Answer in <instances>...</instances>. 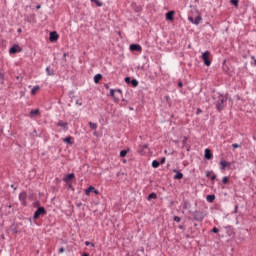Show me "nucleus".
<instances>
[{
	"label": "nucleus",
	"instance_id": "f257e3e1",
	"mask_svg": "<svg viewBox=\"0 0 256 256\" xmlns=\"http://www.w3.org/2000/svg\"><path fill=\"white\" fill-rule=\"evenodd\" d=\"M226 102L227 98H225L223 95H220L218 97V101L216 102V109H218V111H223V107H225Z\"/></svg>",
	"mask_w": 256,
	"mask_h": 256
},
{
	"label": "nucleus",
	"instance_id": "f03ea898",
	"mask_svg": "<svg viewBox=\"0 0 256 256\" xmlns=\"http://www.w3.org/2000/svg\"><path fill=\"white\" fill-rule=\"evenodd\" d=\"M148 152H149V144L138 146L137 153H139V155H147Z\"/></svg>",
	"mask_w": 256,
	"mask_h": 256
},
{
	"label": "nucleus",
	"instance_id": "7ed1b4c3",
	"mask_svg": "<svg viewBox=\"0 0 256 256\" xmlns=\"http://www.w3.org/2000/svg\"><path fill=\"white\" fill-rule=\"evenodd\" d=\"M209 57H211V53L209 51H206L202 54V59L206 67H211V60H209Z\"/></svg>",
	"mask_w": 256,
	"mask_h": 256
},
{
	"label": "nucleus",
	"instance_id": "20e7f679",
	"mask_svg": "<svg viewBox=\"0 0 256 256\" xmlns=\"http://www.w3.org/2000/svg\"><path fill=\"white\" fill-rule=\"evenodd\" d=\"M22 207H27V192L23 191L18 196Z\"/></svg>",
	"mask_w": 256,
	"mask_h": 256
},
{
	"label": "nucleus",
	"instance_id": "39448f33",
	"mask_svg": "<svg viewBox=\"0 0 256 256\" xmlns=\"http://www.w3.org/2000/svg\"><path fill=\"white\" fill-rule=\"evenodd\" d=\"M47 215V210H45V207H39L33 216V219H39L40 216Z\"/></svg>",
	"mask_w": 256,
	"mask_h": 256
},
{
	"label": "nucleus",
	"instance_id": "423d86ee",
	"mask_svg": "<svg viewBox=\"0 0 256 256\" xmlns=\"http://www.w3.org/2000/svg\"><path fill=\"white\" fill-rule=\"evenodd\" d=\"M22 49L19 45L15 44L13 47L9 49L10 55H15V53H21Z\"/></svg>",
	"mask_w": 256,
	"mask_h": 256
},
{
	"label": "nucleus",
	"instance_id": "0eeeda50",
	"mask_svg": "<svg viewBox=\"0 0 256 256\" xmlns=\"http://www.w3.org/2000/svg\"><path fill=\"white\" fill-rule=\"evenodd\" d=\"M194 219H195V221H203V219H205V216L203 215V212L195 211L194 212Z\"/></svg>",
	"mask_w": 256,
	"mask_h": 256
},
{
	"label": "nucleus",
	"instance_id": "6e6552de",
	"mask_svg": "<svg viewBox=\"0 0 256 256\" xmlns=\"http://www.w3.org/2000/svg\"><path fill=\"white\" fill-rule=\"evenodd\" d=\"M130 51H137L138 53H141L143 51V48L139 44H131L129 46Z\"/></svg>",
	"mask_w": 256,
	"mask_h": 256
},
{
	"label": "nucleus",
	"instance_id": "1a4fd4ad",
	"mask_svg": "<svg viewBox=\"0 0 256 256\" xmlns=\"http://www.w3.org/2000/svg\"><path fill=\"white\" fill-rule=\"evenodd\" d=\"M188 19H189L190 23H194V25H199V23H201L203 18L201 17V15H198L195 18V20H193V17H189Z\"/></svg>",
	"mask_w": 256,
	"mask_h": 256
},
{
	"label": "nucleus",
	"instance_id": "9d476101",
	"mask_svg": "<svg viewBox=\"0 0 256 256\" xmlns=\"http://www.w3.org/2000/svg\"><path fill=\"white\" fill-rule=\"evenodd\" d=\"M220 165H221V167H220L221 171H225V169H227V167H231V162L221 160Z\"/></svg>",
	"mask_w": 256,
	"mask_h": 256
},
{
	"label": "nucleus",
	"instance_id": "9b49d317",
	"mask_svg": "<svg viewBox=\"0 0 256 256\" xmlns=\"http://www.w3.org/2000/svg\"><path fill=\"white\" fill-rule=\"evenodd\" d=\"M204 157L205 159H207L208 161L213 159V153L211 152V149L206 148L205 149V153H204Z\"/></svg>",
	"mask_w": 256,
	"mask_h": 256
},
{
	"label": "nucleus",
	"instance_id": "f8f14e48",
	"mask_svg": "<svg viewBox=\"0 0 256 256\" xmlns=\"http://www.w3.org/2000/svg\"><path fill=\"white\" fill-rule=\"evenodd\" d=\"M63 142L66 143V145H75V141L73 140V137H71V136L63 138Z\"/></svg>",
	"mask_w": 256,
	"mask_h": 256
},
{
	"label": "nucleus",
	"instance_id": "ddd939ff",
	"mask_svg": "<svg viewBox=\"0 0 256 256\" xmlns=\"http://www.w3.org/2000/svg\"><path fill=\"white\" fill-rule=\"evenodd\" d=\"M41 113H40V111H39V109H35V110H31L30 111V117H31V119H33V118H35V117H37V116H39Z\"/></svg>",
	"mask_w": 256,
	"mask_h": 256
},
{
	"label": "nucleus",
	"instance_id": "4468645a",
	"mask_svg": "<svg viewBox=\"0 0 256 256\" xmlns=\"http://www.w3.org/2000/svg\"><path fill=\"white\" fill-rule=\"evenodd\" d=\"M72 179H75L74 173H70V174L66 175V177L64 178V181H65V183H69L70 181H72Z\"/></svg>",
	"mask_w": 256,
	"mask_h": 256
},
{
	"label": "nucleus",
	"instance_id": "2eb2a0df",
	"mask_svg": "<svg viewBox=\"0 0 256 256\" xmlns=\"http://www.w3.org/2000/svg\"><path fill=\"white\" fill-rule=\"evenodd\" d=\"M173 15H175V11H169L166 13V21H173Z\"/></svg>",
	"mask_w": 256,
	"mask_h": 256
},
{
	"label": "nucleus",
	"instance_id": "dca6fc26",
	"mask_svg": "<svg viewBox=\"0 0 256 256\" xmlns=\"http://www.w3.org/2000/svg\"><path fill=\"white\" fill-rule=\"evenodd\" d=\"M57 39H59V35L57 34V32H51L50 41H57Z\"/></svg>",
	"mask_w": 256,
	"mask_h": 256
},
{
	"label": "nucleus",
	"instance_id": "f3484780",
	"mask_svg": "<svg viewBox=\"0 0 256 256\" xmlns=\"http://www.w3.org/2000/svg\"><path fill=\"white\" fill-rule=\"evenodd\" d=\"M174 173H176L174 175V179H178V180L183 179V173H181V172H179L177 170H174Z\"/></svg>",
	"mask_w": 256,
	"mask_h": 256
},
{
	"label": "nucleus",
	"instance_id": "a211bd4d",
	"mask_svg": "<svg viewBox=\"0 0 256 256\" xmlns=\"http://www.w3.org/2000/svg\"><path fill=\"white\" fill-rule=\"evenodd\" d=\"M103 79V75L97 74L94 76V83H99Z\"/></svg>",
	"mask_w": 256,
	"mask_h": 256
},
{
	"label": "nucleus",
	"instance_id": "6ab92c4d",
	"mask_svg": "<svg viewBox=\"0 0 256 256\" xmlns=\"http://www.w3.org/2000/svg\"><path fill=\"white\" fill-rule=\"evenodd\" d=\"M95 191V187L90 186L85 190V195H90V193H93Z\"/></svg>",
	"mask_w": 256,
	"mask_h": 256
},
{
	"label": "nucleus",
	"instance_id": "aec40b11",
	"mask_svg": "<svg viewBox=\"0 0 256 256\" xmlns=\"http://www.w3.org/2000/svg\"><path fill=\"white\" fill-rule=\"evenodd\" d=\"M110 95H111V97H113V99L116 103L119 101V98L115 97V90L110 89Z\"/></svg>",
	"mask_w": 256,
	"mask_h": 256
},
{
	"label": "nucleus",
	"instance_id": "412c9836",
	"mask_svg": "<svg viewBox=\"0 0 256 256\" xmlns=\"http://www.w3.org/2000/svg\"><path fill=\"white\" fill-rule=\"evenodd\" d=\"M206 200L208 201V203H213V201H215V195H208L206 197Z\"/></svg>",
	"mask_w": 256,
	"mask_h": 256
},
{
	"label": "nucleus",
	"instance_id": "4be33fe9",
	"mask_svg": "<svg viewBox=\"0 0 256 256\" xmlns=\"http://www.w3.org/2000/svg\"><path fill=\"white\" fill-rule=\"evenodd\" d=\"M58 127H62V129H67V122L59 121Z\"/></svg>",
	"mask_w": 256,
	"mask_h": 256
},
{
	"label": "nucleus",
	"instance_id": "5701e85b",
	"mask_svg": "<svg viewBox=\"0 0 256 256\" xmlns=\"http://www.w3.org/2000/svg\"><path fill=\"white\" fill-rule=\"evenodd\" d=\"M40 87L39 86H34L31 90V95H36L37 91H39Z\"/></svg>",
	"mask_w": 256,
	"mask_h": 256
},
{
	"label": "nucleus",
	"instance_id": "b1692460",
	"mask_svg": "<svg viewBox=\"0 0 256 256\" xmlns=\"http://www.w3.org/2000/svg\"><path fill=\"white\" fill-rule=\"evenodd\" d=\"M159 165H161V163H159V161H157V160L152 161V167L154 169H157L159 167Z\"/></svg>",
	"mask_w": 256,
	"mask_h": 256
},
{
	"label": "nucleus",
	"instance_id": "393cba45",
	"mask_svg": "<svg viewBox=\"0 0 256 256\" xmlns=\"http://www.w3.org/2000/svg\"><path fill=\"white\" fill-rule=\"evenodd\" d=\"M151 199H157V194L156 193H151L148 195V201H151Z\"/></svg>",
	"mask_w": 256,
	"mask_h": 256
},
{
	"label": "nucleus",
	"instance_id": "a878e982",
	"mask_svg": "<svg viewBox=\"0 0 256 256\" xmlns=\"http://www.w3.org/2000/svg\"><path fill=\"white\" fill-rule=\"evenodd\" d=\"M92 3H95L97 7H103V3H101L99 0H90Z\"/></svg>",
	"mask_w": 256,
	"mask_h": 256
},
{
	"label": "nucleus",
	"instance_id": "bb28decb",
	"mask_svg": "<svg viewBox=\"0 0 256 256\" xmlns=\"http://www.w3.org/2000/svg\"><path fill=\"white\" fill-rule=\"evenodd\" d=\"M131 85L133 86V87H137V85H139V81H137V80H135V79H133V80H131Z\"/></svg>",
	"mask_w": 256,
	"mask_h": 256
},
{
	"label": "nucleus",
	"instance_id": "cd10ccee",
	"mask_svg": "<svg viewBox=\"0 0 256 256\" xmlns=\"http://www.w3.org/2000/svg\"><path fill=\"white\" fill-rule=\"evenodd\" d=\"M222 183H223L224 185H227V183H229V177H227V176L223 177Z\"/></svg>",
	"mask_w": 256,
	"mask_h": 256
},
{
	"label": "nucleus",
	"instance_id": "c85d7f7f",
	"mask_svg": "<svg viewBox=\"0 0 256 256\" xmlns=\"http://www.w3.org/2000/svg\"><path fill=\"white\" fill-rule=\"evenodd\" d=\"M187 136H183V138H182V145H183V147H185V145H187Z\"/></svg>",
	"mask_w": 256,
	"mask_h": 256
},
{
	"label": "nucleus",
	"instance_id": "c756f323",
	"mask_svg": "<svg viewBox=\"0 0 256 256\" xmlns=\"http://www.w3.org/2000/svg\"><path fill=\"white\" fill-rule=\"evenodd\" d=\"M120 157H127V150L120 151Z\"/></svg>",
	"mask_w": 256,
	"mask_h": 256
},
{
	"label": "nucleus",
	"instance_id": "7c9ffc66",
	"mask_svg": "<svg viewBox=\"0 0 256 256\" xmlns=\"http://www.w3.org/2000/svg\"><path fill=\"white\" fill-rule=\"evenodd\" d=\"M89 125H90V129H97L96 123L89 122Z\"/></svg>",
	"mask_w": 256,
	"mask_h": 256
},
{
	"label": "nucleus",
	"instance_id": "2f4dec72",
	"mask_svg": "<svg viewBox=\"0 0 256 256\" xmlns=\"http://www.w3.org/2000/svg\"><path fill=\"white\" fill-rule=\"evenodd\" d=\"M232 5H234L235 7H238L239 5V0H231Z\"/></svg>",
	"mask_w": 256,
	"mask_h": 256
},
{
	"label": "nucleus",
	"instance_id": "473e14b6",
	"mask_svg": "<svg viewBox=\"0 0 256 256\" xmlns=\"http://www.w3.org/2000/svg\"><path fill=\"white\" fill-rule=\"evenodd\" d=\"M241 146H242L241 144H237V143L232 144L233 149H239Z\"/></svg>",
	"mask_w": 256,
	"mask_h": 256
},
{
	"label": "nucleus",
	"instance_id": "72a5a7b5",
	"mask_svg": "<svg viewBox=\"0 0 256 256\" xmlns=\"http://www.w3.org/2000/svg\"><path fill=\"white\" fill-rule=\"evenodd\" d=\"M174 221H175L176 223H181V217L175 216V217H174Z\"/></svg>",
	"mask_w": 256,
	"mask_h": 256
},
{
	"label": "nucleus",
	"instance_id": "f704fd0d",
	"mask_svg": "<svg viewBox=\"0 0 256 256\" xmlns=\"http://www.w3.org/2000/svg\"><path fill=\"white\" fill-rule=\"evenodd\" d=\"M46 72H47V75H53V73L51 72V68L49 67L46 68Z\"/></svg>",
	"mask_w": 256,
	"mask_h": 256
},
{
	"label": "nucleus",
	"instance_id": "c9c22d12",
	"mask_svg": "<svg viewBox=\"0 0 256 256\" xmlns=\"http://www.w3.org/2000/svg\"><path fill=\"white\" fill-rule=\"evenodd\" d=\"M85 245H86V247H89V245H91V247H95V244H91V242H89V241H86Z\"/></svg>",
	"mask_w": 256,
	"mask_h": 256
},
{
	"label": "nucleus",
	"instance_id": "e433bc0d",
	"mask_svg": "<svg viewBox=\"0 0 256 256\" xmlns=\"http://www.w3.org/2000/svg\"><path fill=\"white\" fill-rule=\"evenodd\" d=\"M212 233H219V228L214 227V228L212 229Z\"/></svg>",
	"mask_w": 256,
	"mask_h": 256
},
{
	"label": "nucleus",
	"instance_id": "4c0bfd02",
	"mask_svg": "<svg viewBox=\"0 0 256 256\" xmlns=\"http://www.w3.org/2000/svg\"><path fill=\"white\" fill-rule=\"evenodd\" d=\"M201 113H203V111L201 110V108H198L196 111V115H201Z\"/></svg>",
	"mask_w": 256,
	"mask_h": 256
},
{
	"label": "nucleus",
	"instance_id": "58836bf2",
	"mask_svg": "<svg viewBox=\"0 0 256 256\" xmlns=\"http://www.w3.org/2000/svg\"><path fill=\"white\" fill-rule=\"evenodd\" d=\"M125 82H126V83H130V82H131V78H130V77H126V78H125Z\"/></svg>",
	"mask_w": 256,
	"mask_h": 256
},
{
	"label": "nucleus",
	"instance_id": "ea45409f",
	"mask_svg": "<svg viewBox=\"0 0 256 256\" xmlns=\"http://www.w3.org/2000/svg\"><path fill=\"white\" fill-rule=\"evenodd\" d=\"M210 179H211V181H215V179H217V175L214 174L213 176H211Z\"/></svg>",
	"mask_w": 256,
	"mask_h": 256
},
{
	"label": "nucleus",
	"instance_id": "a19ab883",
	"mask_svg": "<svg viewBox=\"0 0 256 256\" xmlns=\"http://www.w3.org/2000/svg\"><path fill=\"white\" fill-rule=\"evenodd\" d=\"M165 161H166V159H165V157H163V158L161 159V161H160V164L163 165V164L165 163Z\"/></svg>",
	"mask_w": 256,
	"mask_h": 256
},
{
	"label": "nucleus",
	"instance_id": "79ce46f5",
	"mask_svg": "<svg viewBox=\"0 0 256 256\" xmlns=\"http://www.w3.org/2000/svg\"><path fill=\"white\" fill-rule=\"evenodd\" d=\"M93 193H94L95 195H99V190H97V189L94 188Z\"/></svg>",
	"mask_w": 256,
	"mask_h": 256
},
{
	"label": "nucleus",
	"instance_id": "37998d69",
	"mask_svg": "<svg viewBox=\"0 0 256 256\" xmlns=\"http://www.w3.org/2000/svg\"><path fill=\"white\" fill-rule=\"evenodd\" d=\"M116 93H119V95H121L123 93V91H121V89H117L115 90Z\"/></svg>",
	"mask_w": 256,
	"mask_h": 256
},
{
	"label": "nucleus",
	"instance_id": "c03bdc74",
	"mask_svg": "<svg viewBox=\"0 0 256 256\" xmlns=\"http://www.w3.org/2000/svg\"><path fill=\"white\" fill-rule=\"evenodd\" d=\"M59 253H65V248H63V247L60 248V249H59Z\"/></svg>",
	"mask_w": 256,
	"mask_h": 256
},
{
	"label": "nucleus",
	"instance_id": "a18cd8bd",
	"mask_svg": "<svg viewBox=\"0 0 256 256\" xmlns=\"http://www.w3.org/2000/svg\"><path fill=\"white\" fill-rule=\"evenodd\" d=\"M33 136L37 137V130H33V133H32Z\"/></svg>",
	"mask_w": 256,
	"mask_h": 256
},
{
	"label": "nucleus",
	"instance_id": "49530a36",
	"mask_svg": "<svg viewBox=\"0 0 256 256\" xmlns=\"http://www.w3.org/2000/svg\"><path fill=\"white\" fill-rule=\"evenodd\" d=\"M10 187L11 189H14V191H17V188L14 186V184H12Z\"/></svg>",
	"mask_w": 256,
	"mask_h": 256
},
{
	"label": "nucleus",
	"instance_id": "de8ad7c7",
	"mask_svg": "<svg viewBox=\"0 0 256 256\" xmlns=\"http://www.w3.org/2000/svg\"><path fill=\"white\" fill-rule=\"evenodd\" d=\"M178 87H180V88L183 87V82H179Z\"/></svg>",
	"mask_w": 256,
	"mask_h": 256
},
{
	"label": "nucleus",
	"instance_id": "09e8293b",
	"mask_svg": "<svg viewBox=\"0 0 256 256\" xmlns=\"http://www.w3.org/2000/svg\"><path fill=\"white\" fill-rule=\"evenodd\" d=\"M93 135H95L96 137H99V134L97 133V131H94Z\"/></svg>",
	"mask_w": 256,
	"mask_h": 256
},
{
	"label": "nucleus",
	"instance_id": "8fccbe9b",
	"mask_svg": "<svg viewBox=\"0 0 256 256\" xmlns=\"http://www.w3.org/2000/svg\"><path fill=\"white\" fill-rule=\"evenodd\" d=\"M210 175H211V172L207 171L206 172V177H210Z\"/></svg>",
	"mask_w": 256,
	"mask_h": 256
},
{
	"label": "nucleus",
	"instance_id": "3c124183",
	"mask_svg": "<svg viewBox=\"0 0 256 256\" xmlns=\"http://www.w3.org/2000/svg\"><path fill=\"white\" fill-rule=\"evenodd\" d=\"M237 209H239V206H235V213H237Z\"/></svg>",
	"mask_w": 256,
	"mask_h": 256
},
{
	"label": "nucleus",
	"instance_id": "603ef678",
	"mask_svg": "<svg viewBox=\"0 0 256 256\" xmlns=\"http://www.w3.org/2000/svg\"><path fill=\"white\" fill-rule=\"evenodd\" d=\"M82 256H89V253H84L82 254Z\"/></svg>",
	"mask_w": 256,
	"mask_h": 256
},
{
	"label": "nucleus",
	"instance_id": "864d4df0",
	"mask_svg": "<svg viewBox=\"0 0 256 256\" xmlns=\"http://www.w3.org/2000/svg\"><path fill=\"white\" fill-rule=\"evenodd\" d=\"M36 9H41V5L36 6Z\"/></svg>",
	"mask_w": 256,
	"mask_h": 256
},
{
	"label": "nucleus",
	"instance_id": "5fc2aeb1",
	"mask_svg": "<svg viewBox=\"0 0 256 256\" xmlns=\"http://www.w3.org/2000/svg\"><path fill=\"white\" fill-rule=\"evenodd\" d=\"M18 33H21V28L18 29Z\"/></svg>",
	"mask_w": 256,
	"mask_h": 256
}]
</instances>
